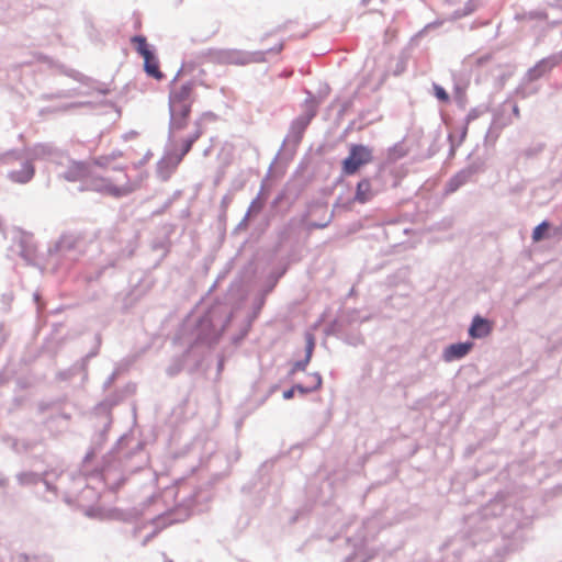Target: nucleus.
I'll use <instances>...</instances> for the list:
<instances>
[{
    "instance_id": "obj_1",
    "label": "nucleus",
    "mask_w": 562,
    "mask_h": 562,
    "mask_svg": "<svg viewBox=\"0 0 562 562\" xmlns=\"http://www.w3.org/2000/svg\"><path fill=\"white\" fill-rule=\"evenodd\" d=\"M516 508L508 504L503 506V522L499 525L502 543L494 550V562H504L508 554L522 548L525 537L520 517L515 516Z\"/></svg>"
},
{
    "instance_id": "obj_2",
    "label": "nucleus",
    "mask_w": 562,
    "mask_h": 562,
    "mask_svg": "<svg viewBox=\"0 0 562 562\" xmlns=\"http://www.w3.org/2000/svg\"><path fill=\"white\" fill-rule=\"evenodd\" d=\"M372 150L364 145H352L349 155L342 161V172L355 175L361 167L372 161Z\"/></svg>"
},
{
    "instance_id": "obj_3",
    "label": "nucleus",
    "mask_w": 562,
    "mask_h": 562,
    "mask_svg": "<svg viewBox=\"0 0 562 562\" xmlns=\"http://www.w3.org/2000/svg\"><path fill=\"white\" fill-rule=\"evenodd\" d=\"M519 117V108L513 95L509 94L497 108H494V132L512 124L513 119ZM497 135L494 133V143Z\"/></svg>"
},
{
    "instance_id": "obj_4",
    "label": "nucleus",
    "mask_w": 562,
    "mask_h": 562,
    "mask_svg": "<svg viewBox=\"0 0 562 562\" xmlns=\"http://www.w3.org/2000/svg\"><path fill=\"white\" fill-rule=\"evenodd\" d=\"M531 238L535 243L547 239H561L562 238V222L555 225L549 220L541 221L536 225L531 233Z\"/></svg>"
},
{
    "instance_id": "obj_5",
    "label": "nucleus",
    "mask_w": 562,
    "mask_h": 562,
    "mask_svg": "<svg viewBox=\"0 0 562 562\" xmlns=\"http://www.w3.org/2000/svg\"><path fill=\"white\" fill-rule=\"evenodd\" d=\"M170 106V131L178 132L188 124L192 104H172Z\"/></svg>"
},
{
    "instance_id": "obj_6",
    "label": "nucleus",
    "mask_w": 562,
    "mask_h": 562,
    "mask_svg": "<svg viewBox=\"0 0 562 562\" xmlns=\"http://www.w3.org/2000/svg\"><path fill=\"white\" fill-rule=\"evenodd\" d=\"M193 83L184 82L175 85L170 91L169 105L192 104Z\"/></svg>"
},
{
    "instance_id": "obj_7",
    "label": "nucleus",
    "mask_w": 562,
    "mask_h": 562,
    "mask_svg": "<svg viewBox=\"0 0 562 562\" xmlns=\"http://www.w3.org/2000/svg\"><path fill=\"white\" fill-rule=\"evenodd\" d=\"M554 69L553 65H551V61L549 60L548 56L541 58L538 60L532 67H530L527 72L524 75L525 82H533L541 78H543L546 75L550 74Z\"/></svg>"
},
{
    "instance_id": "obj_8",
    "label": "nucleus",
    "mask_w": 562,
    "mask_h": 562,
    "mask_svg": "<svg viewBox=\"0 0 562 562\" xmlns=\"http://www.w3.org/2000/svg\"><path fill=\"white\" fill-rule=\"evenodd\" d=\"M473 348V342L467 341V342H458L452 344L445 348L442 352V359L446 362H451L454 360H459L463 357H465L471 349Z\"/></svg>"
},
{
    "instance_id": "obj_9",
    "label": "nucleus",
    "mask_w": 562,
    "mask_h": 562,
    "mask_svg": "<svg viewBox=\"0 0 562 562\" xmlns=\"http://www.w3.org/2000/svg\"><path fill=\"white\" fill-rule=\"evenodd\" d=\"M474 176V171L471 168L461 170L456 176H453L447 183L446 191L448 193L456 192L463 184L470 182Z\"/></svg>"
},
{
    "instance_id": "obj_10",
    "label": "nucleus",
    "mask_w": 562,
    "mask_h": 562,
    "mask_svg": "<svg viewBox=\"0 0 562 562\" xmlns=\"http://www.w3.org/2000/svg\"><path fill=\"white\" fill-rule=\"evenodd\" d=\"M488 333H490L488 321H486L480 316L474 317L472 325L469 329V335L472 338H482V337L488 335Z\"/></svg>"
},
{
    "instance_id": "obj_11",
    "label": "nucleus",
    "mask_w": 562,
    "mask_h": 562,
    "mask_svg": "<svg viewBox=\"0 0 562 562\" xmlns=\"http://www.w3.org/2000/svg\"><path fill=\"white\" fill-rule=\"evenodd\" d=\"M33 175V165L29 161H25L20 170H14L10 172V178L15 182L25 183L32 179Z\"/></svg>"
},
{
    "instance_id": "obj_12",
    "label": "nucleus",
    "mask_w": 562,
    "mask_h": 562,
    "mask_svg": "<svg viewBox=\"0 0 562 562\" xmlns=\"http://www.w3.org/2000/svg\"><path fill=\"white\" fill-rule=\"evenodd\" d=\"M374 195L371 182L368 179H362L357 184L356 200L360 203L370 201Z\"/></svg>"
},
{
    "instance_id": "obj_13",
    "label": "nucleus",
    "mask_w": 562,
    "mask_h": 562,
    "mask_svg": "<svg viewBox=\"0 0 562 562\" xmlns=\"http://www.w3.org/2000/svg\"><path fill=\"white\" fill-rule=\"evenodd\" d=\"M144 67L148 76L158 80H160L164 77L162 72L159 69L158 59L155 57L154 54H150L147 58H144Z\"/></svg>"
},
{
    "instance_id": "obj_14",
    "label": "nucleus",
    "mask_w": 562,
    "mask_h": 562,
    "mask_svg": "<svg viewBox=\"0 0 562 562\" xmlns=\"http://www.w3.org/2000/svg\"><path fill=\"white\" fill-rule=\"evenodd\" d=\"M497 68H499V72L494 74V77L496 78L495 85L502 89L506 81L514 75L516 66L514 64H506L504 68H501L499 65H497Z\"/></svg>"
},
{
    "instance_id": "obj_15",
    "label": "nucleus",
    "mask_w": 562,
    "mask_h": 562,
    "mask_svg": "<svg viewBox=\"0 0 562 562\" xmlns=\"http://www.w3.org/2000/svg\"><path fill=\"white\" fill-rule=\"evenodd\" d=\"M530 85L531 82H525V77H522L520 83L515 88V90L510 94H516L521 99H526L532 94L538 93L539 88L531 87Z\"/></svg>"
},
{
    "instance_id": "obj_16",
    "label": "nucleus",
    "mask_w": 562,
    "mask_h": 562,
    "mask_svg": "<svg viewBox=\"0 0 562 562\" xmlns=\"http://www.w3.org/2000/svg\"><path fill=\"white\" fill-rule=\"evenodd\" d=\"M313 379H314V386L313 387L305 389L302 385H296V386H294V387H292L290 390L284 391L283 397L285 400L292 398L294 396V391L295 390L300 391L301 393H307V392H310L312 390H316V389L321 387V385H322V378H321V375L315 373V374H313Z\"/></svg>"
},
{
    "instance_id": "obj_17",
    "label": "nucleus",
    "mask_w": 562,
    "mask_h": 562,
    "mask_svg": "<svg viewBox=\"0 0 562 562\" xmlns=\"http://www.w3.org/2000/svg\"><path fill=\"white\" fill-rule=\"evenodd\" d=\"M132 43L135 45V49L143 58H147L150 54H153L144 36L137 35L132 37Z\"/></svg>"
},
{
    "instance_id": "obj_18",
    "label": "nucleus",
    "mask_w": 562,
    "mask_h": 562,
    "mask_svg": "<svg viewBox=\"0 0 562 562\" xmlns=\"http://www.w3.org/2000/svg\"><path fill=\"white\" fill-rule=\"evenodd\" d=\"M515 18L517 20H539L543 21L548 19V14L544 10H531L529 12H525L522 14H516Z\"/></svg>"
},
{
    "instance_id": "obj_19",
    "label": "nucleus",
    "mask_w": 562,
    "mask_h": 562,
    "mask_svg": "<svg viewBox=\"0 0 562 562\" xmlns=\"http://www.w3.org/2000/svg\"><path fill=\"white\" fill-rule=\"evenodd\" d=\"M546 148V144L542 142L533 143L530 146H528L526 149H524L522 155L527 159H533L538 157Z\"/></svg>"
},
{
    "instance_id": "obj_20",
    "label": "nucleus",
    "mask_w": 562,
    "mask_h": 562,
    "mask_svg": "<svg viewBox=\"0 0 562 562\" xmlns=\"http://www.w3.org/2000/svg\"><path fill=\"white\" fill-rule=\"evenodd\" d=\"M202 133V128L198 126L196 131L188 139L184 140L181 157H183L191 150L193 144L200 138Z\"/></svg>"
},
{
    "instance_id": "obj_21",
    "label": "nucleus",
    "mask_w": 562,
    "mask_h": 562,
    "mask_svg": "<svg viewBox=\"0 0 562 562\" xmlns=\"http://www.w3.org/2000/svg\"><path fill=\"white\" fill-rule=\"evenodd\" d=\"M305 338H306V358H305V363H308L310 360H311L314 347H315V338H314L313 334H310V333L306 334Z\"/></svg>"
},
{
    "instance_id": "obj_22",
    "label": "nucleus",
    "mask_w": 562,
    "mask_h": 562,
    "mask_svg": "<svg viewBox=\"0 0 562 562\" xmlns=\"http://www.w3.org/2000/svg\"><path fill=\"white\" fill-rule=\"evenodd\" d=\"M432 89H434L435 97L439 101L445 102V103L449 102V100H450L449 94L441 86L435 83Z\"/></svg>"
},
{
    "instance_id": "obj_23",
    "label": "nucleus",
    "mask_w": 562,
    "mask_h": 562,
    "mask_svg": "<svg viewBox=\"0 0 562 562\" xmlns=\"http://www.w3.org/2000/svg\"><path fill=\"white\" fill-rule=\"evenodd\" d=\"M548 58L554 68L560 66L562 64V49L558 53H553V54L549 55Z\"/></svg>"
},
{
    "instance_id": "obj_24",
    "label": "nucleus",
    "mask_w": 562,
    "mask_h": 562,
    "mask_svg": "<svg viewBox=\"0 0 562 562\" xmlns=\"http://www.w3.org/2000/svg\"><path fill=\"white\" fill-rule=\"evenodd\" d=\"M493 501H494V517H495L496 516V507L505 501L504 493L501 491L494 493Z\"/></svg>"
},
{
    "instance_id": "obj_25",
    "label": "nucleus",
    "mask_w": 562,
    "mask_h": 562,
    "mask_svg": "<svg viewBox=\"0 0 562 562\" xmlns=\"http://www.w3.org/2000/svg\"><path fill=\"white\" fill-rule=\"evenodd\" d=\"M307 363H305V360L304 361H300V362H296L295 366H294V369L295 370H304L305 367H306Z\"/></svg>"
},
{
    "instance_id": "obj_26",
    "label": "nucleus",
    "mask_w": 562,
    "mask_h": 562,
    "mask_svg": "<svg viewBox=\"0 0 562 562\" xmlns=\"http://www.w3.org/2000/svg\"><path fill=\"white\" fill-rule=\"evenodd\" d=\"M283 49V44L279 42L274 48H271L270 50H273L276 53H280Z\"/></svg>"
},
{
    "instance_id": "obj_27",
    "label": "nucleus",
    "mask_w": 562,
    "mask_h": 562,
    "mask_svg": "<svg viewBox=\"0 0 562 562\" xmlns=\"http://www.w3.org/2000/svg\"><path fill=\"white\" fill-rule=\"evenodd\" d=\"M558 24H559V21H553V22L549 23V25H550L551 27H553V26H555V25H558Z\"/></svg>"
},
{
    "instance_id": "obj_28",
    "label": "nucleus",
    "mask_w": 562,
    "mask_h": 562,
    "mask_svg": "<svg viewBox=\"0 0 562 562\" xmlns=\"http://www.w3.org/2000/svg\"><path fill=\"white\" fill-rule=\"evenodd\" d=\"M561 562H562V560H561Z\"/></svg>"
}]
</instances>
